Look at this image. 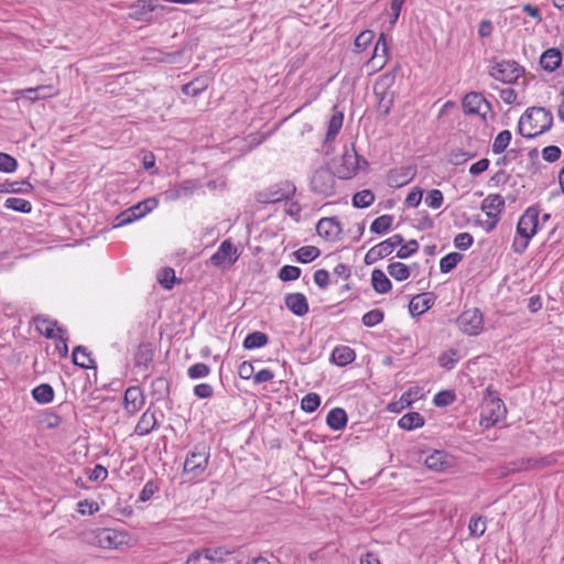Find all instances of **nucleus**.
<instances>
[{"label":"nucleus","mask_w":564,"mask_h":564,"mask_svg":"<svg viewBox=\"0 0 564 564\" xmlns=\"http://www.w3.org/2000/svg\"><path fill=\"white\" fill-rule=\"evenodd\" d=\"M296 259L302 263H310L313 260H315L321 251L315 246H304L301 247L296 252Z\"/></svg>","instance_id":"42"},{"label":"nucleus","mask_w":564,"mask_h":564,"mask_svg":"<svg viewBox=\"0 0 564 564\" xmlns=\"http://www.w3.org/2000/svg\"><path fill=\"white\" fill-rule=\"evenodd\" d=\"M506 406L501 399L490 397L481 405L480 424L490 427L505 417Z\"/></svg>","instance_id":"5"},{"label":"nucleus","mask_w":564,"mask_h":564,"mask_svg":"<svg viewBox=\"0 0 564 564\" xmlns=\"http://www.w3.org/2000/svg\"><path fill=\"white\" fill-rule=\"evenodd\" d=\"M158 490L159 486L155 481H147L139 495V500L143 502L149 501Z\"/></svg>","instance_id":"61"},{"label":"nucleus","mask_w":564,"mask_h":564,"mask_svg":"<svg viewBox=\"0 0 564 564\" xmlns=\"http://www.w3.org/2000/svg\"><path fill=\"white\" fill-rule=\"evenodd\" d=\"M159 8L161 10L166 11L172 10L171 8L158 4L156 0H142L138 1V3L132 7V12L130 13V17L137 21L150 22L152 20L150 13H152Z\"/></svg>","instance_id":"14"},{"label":"nucleus","mask_w":564,"mask_h":564,"mask_svg":"<svg viewBox=\"0 0 564 564\" xmlns=\"http://www.w3.org/2000/svg\"><path fill=\"white\" fill-rule=\"evenodd\" d=\"M505 208V199L501 195H488L481 203V210L487 215L488 218L500 219V214Z\"/></svg>","instance_id":"19"},{"label":"nucleus","mask_w":564,"mask_h":564,"mask_svg":"<svg viewBox=\"0 0 564 564\" xmlns=\"http://www.w3.org/2000/svg\"><path fill=\"white\" fill-rule=\"evenodd\" d=\"M356 359V352L348 346H336L330 356V361L339 367H345Z\"/></svg>","instance_id":"25"},{"label":"nucleus","mask_w":564,"mask_h":564,"mask_svg":"<svg viewBox=\"0 0 564 564\" xmlns=\"http://www.w3.org/2000/svg\"><path fill=\"white\" fill-rule=\"evenodd\" d=\"M562 151L557 145H549L542 150V158L546 162H555L561 158Z\"/></svg>","instance_id":"62"},{"label":"nucleus","mask_w":564,"mask_h":564,"mask_svg":"<svg viewBox=\"0 0 564 564\" xmlns=\"http://www.w3.org/2000/svg\"><path fill=\"white\" fill-rule=\"evenodd\" d=\"M144 405V395L140 387H129L124 391L123 406L129 414H134Z\"/></svg>","instance_id":"15"},{"label":"nucleus","mask_w":564,"mask_h":564,"mask_svg":"<svg viewBox=\"0 0 564 564\" xmlns=\"http://www.w3.org/2000/svg\"><path fill=\"white\" fill-rule=\"evenodd\" d=\"M471 158H474V154L457 150V151L451 152L448 162L454 165H460V164L467 162L468 160H470Z\"/></svg>","instance_id":"63"},{"label":"nucleus","mask_w":564,"mask_h":564,"mask_svg":"<svg viewBox=\"0 0 564 564\" xmlns=\"http://www.w3.org/2000/svg\"><path fill=\"white\" fill-rule=\"evenodd\" d=\"M463 110L466 115H479L484 119L490 111V104L480 93L471 91L465 95L462 101Z\"/></svg>","instance_id":"13"},{"label":"nucleus","mask_w":564,"mask_h":564,"mask_svg":"<svg viewBox=\"0 0 564 564\" xmlns=\"http://www.w3.org/2000/svg\"><path fill=\"white\" fill-rule=\"evenodd\" d=\"M392 215H381L377 217L370 225V230L377 235H386L393 225Z\"/></svg>","instance_id":"37"},{"label":"nucleus","mask_w":564,"mask_h":564,"mask_svg":"<svg viewBox=\"0 0 564 564\" xmlns=\"http://www.w3.org/2000/svg\"><path fill=\"white\" fill-rule=\"evenodd\" d=\"M470 535L474 538H480L486 531V520L481 517H473L468 525Z\"/></svg>","instance_id":"52"},{"label":"nucleus","mask_w":564,"mask_h":564,"mask_svg":"<svg viewBox=\"0 0 564 564\" xmlns=\"http://www.w3.org/2000/svg\"><path fill=\"white\" fill-rule=\"evenodd\" d=\"M553 115L543 107L528 108L518 122L519 133L528 139L535 138L551 129Z\"/></svg>","instance_id":"1"},{"label":"nucleus","mask_w":564,"mask_h":564,"mask_svg":"<svg viewBox=\"0 0 564 564\" xmlns=\"http://www.w3.org/2000/svg\"><path fill=\"white\" fill-rule=\"evenodd\" d=\"M238 249L229 239L224 240L217 251L209 258V263L216 268L229 267L237 262Z\"/></svg>","instance_id":"8"},{"label":"nucleus","mask_w":564,"mask_h":564,"mask_svg":"<svg viewBox=\"0 0 564 564\" xmlns=\"http://www.w3.org/2000/svg\"><path fill=\"white\" fill-rule=\"evenodd\" d=\"M563 56L560 50L552 47L544 51L540 57V65L546 72H554L560 67Z\"/></svg>","instance_id":"23"},{"label":"nucleus","mask_w":564,"mask_h":564,"mask_svg":"<svg viewBox=\"0 0 564 564\" xmlns=\"http://www.w3.org/2000/svg\"><path fill=\"white\" fill-rule=\"evenodd\" d=\"M209 78L207 76L197 77L182 87V91L186 96L196 97L207 89Z\"/></svg>","instance_id":"30"},{"label":"nucleus","mask_w":564,"mask_h":564,"mask_svg":"<svg viewBox=\"0 0 564 564\" xmlns=\"http://www.w3.org/2000/svg\"><path fill=\"white\" fill-rule=\"evenodd\" d=\"M313 278L316 285L322 290H325L329 284V273L325 269L316 270Z\"/></svg>","instance_id":"64"},{"label":"nucleus","mask_w":564,"mask_h":564,"mask_svg":"<svg viewBox=\"0 0 564 564\" xmlns=\"http://www.w3.org/2000/svg\"><path fill=\"white\" fill-rule=\"evenodd\" d=\"M153 349L149 343L139 344L134 354V365L147 368L153 359Z\"/></svg>","instance_id":"31"},{"label":"nucleus","mask_w":564,"mask_h":564,"mask_svg":"<svg viewBox=\"0 0 564 564\" xmlns=\"http://www.w3.org/2000/svg\"><path fill=\"white\" fill-rule=\"evenodd\" d=\"M231 553L224 547L205 549L192 553L186 564H217L224 563Z\"/></svg>","instance_id":"11"},{"label":"nucleus","mask_w":564,"mask_h":564,"mask_svg":"<svg viewBox=\"0 0 564 564\" xmlns=\"http://www.w3.org/2000/svg\"><path fill=\"white\" fill-rule=\"evenodd\" d=\"M36 328L47 338H57L59 334L64 333V329L57 325L56 321L48 318H37Z\"/></svg>","instance_id":"28"},{"label":"nucleus","mask_w":564,"mask_h":564,"mask_svg":"<svg viewBox=\"0 0 564 564\" xmlns=\"http://www.w3.org/2000/svg\"><path fill=\"white\" fill-rule=\"evenodd\" d=\"M209 372H210V368L206 364H203V362L194 364L187 369V376L191 379L205 378L209 375Z\"/></svg>","instance_id":"53"},{"label":"nucleus","mask_w":564,"mask_h":564,"mask_svg":"<svg viewBox=\"0 0 564 564\" xmlns=\"http://www.w3.org/2000/svg\"><path fill=\"white\" fill-rule=\"evenodd\" d=\"M33 191V186L28 181L22 182H4L0 184V193H20L29 194Z\"/></svg>","instance_id":"36"},{"label":"nucleus","mask_w":564,"mask_h":564,"mask_svg":"<svg viewBox=\"0 0 564 564\" xmlns=\"http://www.w3.org/2000/svg\"><path fill=\"white\" fill-rule=\"evenodd\" d=\"M375 32L372 30H365L360 32L355 39V47L357 52L365 51L373 41Z\"/></svg>","instance_id":"48"},{"label":"nucleus","mask_w":564,"mask_h":564,"mask_svg":"<svg viewBox=\"0 0 564 564\" xmlns=\"http://www.w3.org/2000/svg\"><path fill=\"white\" fill-rule=\"evenodd\" d=\"M424 425L423 416L417 412H410L404 414L399 420V426L406 431H412Z\"/></svg>","instance_id":"34"},{"label":"nucleus","mask_w":564,"mask_h":564,"mask_svg":"<svg viewBox=\"0 0 564 564\" xmlns=\"http://www.w3.org/2000/svg\"><path fill=\"white\" fill-rule=\"evenodd\" d=\"M4 207L23 214H29L32 210L31 202L19 197L7 198L4 202Z\"/></svg>","instance_id":"38"},{"label":"nucleus","mask_w":564,"mask_h":564,"mask_svg":"<svg viewBox=\"0 0 564 564\" xmlns=\"http://www.w3.org/2000/svg\"><path fill=\"white\" fill-rule=\"evenodd\" d=\"M159 426L158 419L154 412H151L148 409L138 421L134 433L139 436H145L150 434L152 431L156 430Z\"/></svg>","instance_id":"21"},{"label":"nucleus","mask_w":564,"mask_h":564,"mask_svg":"<svg viewBox=\"0 0 564 564\" xmlns=\"http://www.w3.org/2000/svg\"><path fill=\"white\" fill-rule=\"evenodd\" d=\"M395 82L394 73H387L380 76V78L373 85V93L377 99L395 97V93L392 89Z\"/></svg>","instance_id":"17"},{"label":"nucleus","mask_w":564,"mask_h":564,"mask_svg":"<svg viewBox=\"0 0 564 564\" xmlns=\"http://www.w3.org/2000/svg\"><path fill=\"white\" fill-rule=\"evenodd\" d=\"M419 250V243L415 239L409 240L406 243H402L397 252V257L399 259H408L409 257L415 254Z\"/></svg>","instance_id":"54"},{"label":"nucleus","mask_w":564,"mask_h":564,"mask_svg":"<svg viewBox=\"0 0 564 564\" xmlns=\"http://www.w3.org/2000/svg\"><path fill=\"white\" fill-rule=\"evenodd\" d=\"M301 275V269L294 265H283L279 271V278L282 281H294Z\"/></svg>","instance_id":"56"},{"label":"nucleus","mask_w":564,"mask_h":564,"mask_svg":"<svg viewBox=\"0 0 564 564\" xmlns=\"http://www.w3.org/2000/svg\"><path fill=\"white\" fill-rule=\"evenodd\" d=\"M474 243V237L469 232H460L454 238V246L459 250H467Z\"/></svg>","instance_id":"60"},{"label":"nucleus","mask_w":564,"mask_h":564,"mask_svg":"<svg viewBox=\"0 0 564 564\" xmlns=\"http://www.w3.org/2000/svg\"><path fill=\"white\" fill-rule=\"evenodd\" d=\"M388 51H389V48H388V44H387L386 34L380 33V35L376 42V45H375L372 58L373 59L382 58L381 66H383L387 62Z\"/></svg>","instance_id":"46"},{"label":"nucleus","mask_w":564,"mask_h":564,"mask_svg":"<svg viewBox=\"0 0 564 564\" xmlns=\"http://www.w3.org/2000/svg\"><path fill=\"white\" fill-rule=\"evenodd\" d=\"M459 357L456 350H449L444 354H442L438 358V362L441 367L446 369H453L455 365L457 364Z\"/></svg>","instance_id":"58"},{"label":"nucleus","mask_w":564,"mask_h":564,"mask_svg":"<svg viewBox=\"0 0 564 564\" xmlns=\"http://www.w3.org/2000/svg\"><path fill=\"white\" fill-rule=\"evenodd\" d=\"M393 250L391 249V247H389L386 240H383L368 250L364 261L366 264L370 265L390 256Z\"/></svg>","instance_id":"26"},{"label":"nucleus","mask_w":564,"mask_h":564,"mask_svg":"<svg viewBox=\"0 0 564 564\" xmlns=\"http://www.w3.org/2000/svg\"><path fill=\"white\" fill-rule=\"evenodd\" d=\"M32 397L36 402L47 404L54 399V390L48 383H42L32 390Z\"/></svg>","instance_id":"35"},{"label":"nucleus","mask_w":564,"mask_h":564,"mask_svg":"<svg viewBox=\"0 0 564 564\" xmlns=\"http://www.w3.org/2000/svg\"><path fill=\"white\" fill-rule=\"evenodd\" d=\"M18 169L17 160L10 154L0 152V172L12 173Z\"/></svg>","instance_id":"57"},{"label":"nucleus","mask_w":564,"mask_h":564,"mask_svg":"<svg viewBox=\"0 0 564 564\" xmlns=\"http://www.w3.org/2000/svg\"><path fill=\"white\" fill-rule=\"evenodd\" d=\"M371 284L373 290L379 294H386L391 291L392 284L387 274L380 270L375 269L371 273Z\"/></svg>","instance_id":"27"},{"label":"nucleus","mask_w":564,"mask_h":564,"mask_svg":"<svg viewBox=\"0 0 564 564\" xmlns=\"http://www.w3.org/2000/svg\"><path fill=\"white\" fill-rule=\"evenodd\" d=\"M175 280V271L172 268H164L158 274L159 283L166 290L173 289Z\"/></svg>","instance_id":"47"},{"label":"nucleus","mask_w":564,"mask_h":564,"mask_svg":"<svg viewBox=\"0 0 564 564\" xmlns=\"http://www.w3.org/2000/svg\"><path fill=\"white\" fill-rule=\"evenodd\" d=\"M326 423L332 430L340 431L347 424V414L341 408H334L328 412Z\"/></svg>","instance_id":"29"},{"label":"nucleus","mask_w":564,"mask_h":564,"mask_svg":"<svg viewBox=\"0 0 564 564\" xmlns=\"http://www.w3.org/2000/svg\"><path fill=\"white\" fill-rule=\"evenodd\" d=\"M197 187L198 185L196 181L186 180L177 186V188L175 189L174 197L180 198L183 196L192 195L197 189Z\"/></svg>","instance_id":"55"},{"label":"nucleus","mask_w":564,"mask_h":564,"mask_svg":"<svg viewBox=\"0 0 564 564\" xmlns=\"http://www.w3.org/2000/svg\"><path fill=\"white\" fill-rule=\"evenodd\" d=\"M285 306L296 316H304L308 313L310 306L303 293H290L284 299Z\"/></svg>","instance_id":"18"},{"label":"nucleus","mask_w":564,"mask_h":564,"mask_svg":"<svg viewBox=\"0 0 564 564\" xmlns=\"http://www.w3.org/2000/svg\"><path fill=\"white\" fill-rule=\"evenodd\" d=\"M73 362L83 369L95 368V361L84 346H76L73 350Z\"/></svg>","instance_id":"32"},{"label":"nucleus","mask_w":564,"mask_h":564,"mask_svg":"<svg viewBox=\"0 0 564 564\" xmlns=\"http://www.w3.org/2000/svg\"><path fill=\"white\" fill-rule=\"evenodd\" d=\"M443 202L444 196L440 189H431L425 197V204L434 209L440 208Z\"/></svg>","instance_id":"59"},{"label":"nucleus","mask_w":564,"mask_h":564,"mask_svg":"<svg viewBox=\"0 0 564 564\" xmlns=\"http://www.w3.org/2000/svg\"><path fill=\"white\" fill-rule=\"evenodd\" d=\"M269 341L267 334L262 332H253L248 334L242 343L245 349L252 350L265 346Z\"/></svg>","instance_id":"33"},{"label":"nucleus","mask_w":564,"mask_h":564,"mask_svg":"<svg viewBox=\"0 0 564 564\" xmlns=\"http://www.w3.org/2000/svg\"><path fill=\"white\" fill-rule=\"evenodd\" d=\"M458 328L468 336H476L484 329V316L480 310L464 311L456 319Z\"/></svg>","instance_id":"7"},{"label":"nucleus","mask_w":564,"mask_h":564,"mask_svg":"<svg viewBox=\"0 0 564 564\" xmlns=\"http://www.w3.org/2000/svg\"><path fill=\"white\" fill-rule=\"evenodd\" d=\"M540 210L535 206L525 209L517 224V235L531 239L538 230Z\"/></svg>","instance_id":"10"},{"label":"nucleus","mask_w":564,"mask_h":564,"mask_svg":"<svg viewBox=\"0 0 564 564\" xmlns=\"http://www.w3.org/2000/svg\"><path fill=\"white\" fill-rule=\"evenodd\" d=\"M295 192V185L285 181L260 192L257 196V199L262 204H275L282 200L291 199Z\"/></svg>","instance_id":"4"},{"label":"nucleus","mask_w":564,"mask_h":564,"mask_svg":"<svg viewBox=\"0 0 564 564\" xmlns=\"http://www.w3.org/2000/svg\"><path fill=\"white\" fill-rule=\"evenodd\" d=\"M463 254L458 252H451L443 257L440 261V270L442 273H448L456 268L462 261Z\"/></svg>","instance_id":"41"},{"label":"nucleus","mask_w":564,"mask_h":564,"mask_svg":"<svg viewBox=\"0 0 564 564\" xmlns=\"http://www.w3.org/2000/svg\"><path fill=\"white\" fill-rule=\"evenodd\" d=\"M344 115L341 112H335L328 122V129L326 134V141L333 140L340 131L343 127Z\"/></svg>","instance_id":"44"},{"label":"nucleus","mask_w":564,"mask_h":564,"mask_svg":"<svg viewBox=\"0 0 564 564\" xmlns=\"http://www.w3.org/2000/svg\"><path fill=\"white\" fill-rule=\"evenodd\" d=\"M424 463L429 469L434 471H442L451 466L448 455L444 451H434L429 454Z\"/></svg>","instance_id":"24"},{"label":"nucleus","mask_w":564,"mask_h":564,"mask_svg":"<svg viewBox=\"0 0 564 564\" xmlns=\"http://www.w3.org/2000/svg\"><path fill=\"white\" fill-rule=\"evenodd\" d=\"M512 134L509 130H502L497 134L492 143V152L495 154L502 153L510 144Z\"/></svg>","instance_id":"43"},{"label":"nucleus","mask_w":564,"mask_h":564,"mask_svg":"<svg viewBox=\"0 0 564 564\" xmlns=\"http://www.w3.org/2000/svg\"><path fill=\"white\" fill-rule=\"evenodd\" d=\"M139 219L137 216V213L134 212L133 207H129L122 213H120L113 220V227H122L126 225H129L133 223L134 220Z\"/></svg>","instance_id":"49"},{"label":"nucleus","mask_w":564,"mask_h":564,"mask_svg":"<svg viewBox=\"0 0 564 564\" xmlns=\"http://www.w3.org/2000/svg\"><path fill=\"white\" fill-rule=\"evenodd\" d=\"M319 404L321 397L315 392L305 394L301 400V409L307 413H313L316 411Z\"/></svg>","instance_id":"45"},{"label":"nucleus","mask_w":564,"mask_h":564,"mask_svg":"<svg viewBox=\"0 0 564 564\" xmlns=\"http://www.w3.org/2000/svg\"><path fill=\"white\" fill-rule=\"evenodd\" d=\"M414 175V170L410 166H402L391 170L388 174V184L391 187H401L408 184Z\"/></svg>","instance_id":"20"},{"label":"nucleus","mask_w":564,"mask_h":564,"mask_svg":"<svg viewBox=\"0 0 564 564\" xmlns=\"http://www.w3.org/2000/svg\"><path fill=\"white\" fill-rule=\"evenodd\" d=\"M158 206V200L155 198H147L135 205H133V209L137 213L138 218L144 217L151 210H153Z\"/></svg>","instance_id":"51"},{"label":"nucleus","mask_w":564,"mask_h":564,"mask_svg":"<svg viewBox=\"0 0 564 564\" xmlns=\"http://www.w3.org/2000/svg\"><path fill=\"white\" fill-rule=\"evenodd\" d=\"M317 234L326 240H335L341 232L340 223L335 217L322 218L316 225Z\"/></svg>","instance_id":"16"},{"label":"nucleus","mask_w":564,"mask_h":564,"mask_svg":"<svg viewBox=\"0 0 564 564\" xmlns=\"http://www.w3.org/2000/svg\"><path fill=\"white\" fill-rule=\"evenodd\" d=\"M388 273L397 281H405L410 276V269L402 262H392L387 268Z\"/></svg>","instance_id":"39"},{"label":"nucleus","mask_w":564,"mask_h":564,"mask_svg":"<svg viewBox=\"0 0 564 564\" xmlns=\"http://www.w3.org/2000/svg\"><path fill=\"white\" fill-rule=\"evenodd\" d=\"M384 313L379 308H373L362 316V324L367 327H373L383 321Z\"/></svg>","instance_id":"50"},{"label":"nucleus","mask_w":564,"mask_h":564,"mask_svg":"<svg viewBox=\"0 0 564 564\" xmlns=\"http://www.w3.org/2000/svg\"><path fill=\"white\" fill-rule=\"evenodd\" d=\"M361 163L367 165V161L358 155L354 144L345 147L344 153L336 165V172L340 178L349 180L361 169Z\"/></svg>","instance_id":"2"},{"label":"nucleus","mask_w":564,"mask_h":564,"mask_svg":"<svg viewBox=\"0 0 564 564\" xmlns=\"http://www.w3.org/2000/svg\"><path fill=\"white\" fill-rule=\"evenodd\" d=\"M209 448L206 445L198 444L188 453L184 463V470L199 476L208 465Z\"/></svg>","instance_id":"6"},{"label":"nucleus","mask_w":564,"mask_h":564,"mask_svg":"<svg viewBox=\"0 0 564 564\" xmlns=\"http://www.w3.org/2000/svg\"><path fill=\"white\" fill-rule=\"evenodd\" d=\"M434 296L431 293L415 295L410 304L409 310L413 315H422L434 305Z\"/></svg>","instance_id":"22"},{"label":"nucleus","mask_w":564,"mask_h":564,"mask_svg":"<svg viewBox=\"0 0 564 564\" xmlns=\"http://www.w3.org/2000/svg\"><path fill=\"white\" fill-rule=\"evenodd\" d=\"M490 76L505 84H513L524 74V68L516 61L495 62L489 70Z\"/></svg>","instance_id":"3"},{"label":"nucleus","mask_w":564,"mask_h":564,"mask_svg":"<svg viewBox=\"0 0 564 564\" xmlns=\"http://www.w3.org/2000/svg\"><path fill=\"white\" fill-rule=\"evenodd\" d=\"M99 545L104 549H119L124 544H128V534L123 531L104 528L100 529L96 534Z\"/></svg>","instance_id":"12"},{"label":"nucleus","mask_w":564,"mask_h":564,"mask_svg":"<svg viewBox=\"0 0 564 564\" xmlns=\"http://www.w3.org/2000/svg\"><path fill=\"white\" fill-rule=\"evenodd\" d=\"M335 175L327 169H318L311 178V188L316 194L330 196L335 191Z\"/></svg>","instance_id":"9"},{"label":"nucleus","mask_w":564,"mask_h":564,"mask_svg":"<svg viewBox=\"0 0 564 564\" xmlns=\"http://www.w3.org/2000/svg\"><path fill=\"white\" fill-rule=\"evenodd\" d=\"M375 202V194L370 189L357 192L352 196V205L356 208H367Z\"/></svg>","instance_id":"40"}]
</instances>
